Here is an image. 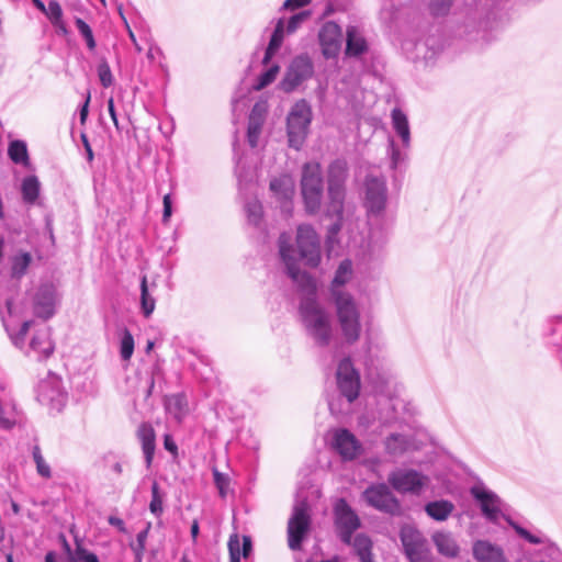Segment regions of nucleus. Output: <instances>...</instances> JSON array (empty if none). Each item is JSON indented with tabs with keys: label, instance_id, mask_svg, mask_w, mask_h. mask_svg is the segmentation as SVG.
<instances>
[{
	"label": "nucleus",
	"instance_id": "e2e57ef3",
	"mask_svg": "<svg viewBox=\"0 0 562 562\" xmlns=\"http://www.w3.org/2000/svg\"><path fill=\"white\" fill-rule=\"evenodd\" d=\"M251 548H252V544H251V539L250 537L248 536H244L243 537V543H241V555L244 558H248V555L250 554L251 552Z\"/></svg>",
	"mask_w": 562,
	"mask_h": 562
},
{
	"label": "nucleus",
	"instance_id": "052dcab7",
	"mask_svg": "<svg viewBox=\"0 0 562 562\" xmlns=\"http://www.w3.org/2000/svg\"><path fill=\"white\" fill-rule=\"evenodd\" d=\"M162 203H164V213H162V218L164 221H168L169 217L171 216L172 214V207H171V196L170 194H166L164 196V200H162Z\"/></svg>",
	"mask_w": 562,
	"mask_h": 562
},
{
	"label": "nucleus",
	"instance_id": "8fccbe9b",
	"mask_svg": "<svg viewBox=\"0 0 562 562\" xmlns=\"http://www.w3.org/2000/svg\"><path fill=\"white\" fill-rule=\"evenodd\" d=\"M43 13L46 14L52 23H60V20H63V9L55 0L48 2L46 11H43Z\"/></svg>",
	"mask_w": 562,
	"mask_h": 562
},
{
	"label": "nucleus",
	"instance_id": "6e6d98bb",
	"mask_svg": "<svg viewBox=\"0 0 562 562\" xmlns=\"http://www.w3.org/2000/svg\"><path fill=\"white\" fill-rule=\"evenodd\" d=\"M213 475H214V483L217 486L220 494L222 496H225V494H226L225 491H226V487L228 486V479L224 474L218 472L217 470H214Z\"/></svg>",
	"mask_w": 562,
	"mask_h": 562
},
{
	"label": "nucleus",
	"instance_id": "49530a36",
	"mask_svg": "<svg viewBox=\"0 0 562 562\" xmlns=\"http://www.w3.org/2000/svg\"><path fill=\"white\" fill-rule=\"evenodd\" d=\"M149 510L156 517H159L162 513V497L160 495L157 482H154L151 485V501L149 503Z\"/></svg>",
	"mask_w": 562,
	"mask_h": 562
},
{
	"label": "nucleus",
	"instance_id": "f257e3e1",
	"mask_svg": "<svg viewBox=\"0 0 562 562\" xmlns=\"http://www.w3.org/2000/svg\"><path fill=\"white\" fill-rule=\"evenodd\" d=\"M297 251L290 244L285 233L279 237V252L286 267L289 277L305 288L316 289L314 280L297 266L296 255L308 267L315 268L321 262V239L311 225H300L296 233Z\"/></svg>",
	"mask_w": 562,
	"mask_h": 562
},
{
	"label": "nucleus",
	"instance_id": "aec40b11",
	"mask_svg": "<svg viewBox=\"0 0 562 562\" xmlns=\"http://www.w3.org/2000/svg\"><path fill=\"white\" fill-rule=\"evenodd\" d=\"M471 495L480 504L482 514L491 521H496L502 512V501L492 491L482 485L471 487Z\"/></svg>",
	"mask_w": 562,
	"mask_h": 562
},
{
	"label": "nucleus",
	"instance_id": "c756f323",
	"mask_svg": "<svg viewBox=\"0 0 562 562\" xmlns=\"http://www.w3.org/2000/svg\"><path fill=\"white\" fill-rule=\"evenodd\" d=\"M391 117L393 130L401 138L403 148L408 149L411 146V130L406 114L395 108L392 110Z\"/></svg>",
	"mask_w": 562,
	"mask_h": 562
},
{
	"label": "nucleus",
	"instance_id": "864d4df0",
	"mask_svg": "<svg viewBox=\"0 0 562 562\" xmlns=\"http://www.w3.org/2000/svg\"><path fill=\"white\" fill-rule=\"evenodd\" d=\"M389 153L391 156V166L392 168H397V166L404 160V156L401 150L397 148L393 138L389 140Z\"/></svg>",
	"mask_w": 562,
	"mask_h": 562
},
{
	"label": "nucleus",
	"instance_id": "a211bd4d",
	"mask_svg": "<svg viewBox=\"0 0 562 562\" xmlns=\"http://www.w3.org/2000/svg\"><path fill=\"white\" fill-rule=\"evenodd\" d=\"M386 187L385 180L369 176L366 180L364 205L369 213L379 214L385 207Z\"/></svg>",
	"mask_w": 562,
	"mask_h": 562
},
{
	"label": "nucleus",
	"instance_id": "e433bc0d",
	"mask_svg": "<svg viewBox=\"0 0 562 562\" xmlns=\"http://www.w3.org/2000/svg\"><path fill=\"white\" fill-rule=\"evenodd\" d=\"M156 307V300L149 293V288L147 285V278L143 276L140 280V310L144 317L148 318L154 313Z\"/></svg>",
	"mask_w": 562,
	"mask_h": 562
},
{
	"label": "nucleus",
	"instance_id": "1a4fd4ad",
	"mask_svg": "<svg viewBox=\"0 0 562 562\" xmlns=\"http://www.w3.org/2000/svg\"><path fill=\"white\" fill-rule=\"evenodd\" d=\"M311 525L310 505L307 501L297 499L288 522V543L291 550H300L302 541Z\"/></svg>",
	"mask_w": 562,
	"mask_h": 562
},
{
	"label": "nucleus",
	"instance_id": "20e7f679",
	"mask_svg": "<svg viewBox=\"0 0 562 562\" xmlns=\"http://www.w3.org/2000/svg\"><path fill=\"white\" fill-rule=\"evenodd\" d=\"M372 383L385 422H405V415H412L408 403L401 397L400 387L390 374L378 375Z\"/></svg>",
	"mask_w": 562,
	"mask_h": 562
},
{
	"label": "nucleus",
	"instance_id": "7c9ffc66",
	"mask_svg": "<svg viewBox=\"0 0 562 562\" xmlns=\"http://www.w3.org/2000/svg\"><path fill=\"white\" fill-rule=\"evenodd\" d=\"M454 505L447 499L429 502L425 505L426 514L437 521H445L452 514Z\"/></svg>",
	"mask_w": 562,
	"mask_h": 562
},
{
	"label": "nucleus",
	"instance_id": "4be33fe9",
	"mask_svg": "<svg viewBox=\"0 0 562 562\" xmlns=\"http://www.w3.org/2000/svg\"><path fill=\"white\" fill-rule=\"evenodd\" d=\"M55 346L52 341L50 329L42 327L37 329L29 346L27 355H33L37 360L47 359L54 352Z\"/></svg>",
	"mask_w": 562,
	"mask_h": 562
},
{
	"label": "nucleus",
	"instance_id": "37998d69",
	"mask_svg": "<svg viewBox=\"0 0 562 562\" xmlns=\"http://www.w3.org/2000/svg\"><path fill=\"white\" fill-rule=\"evenodd\" d=\"M134 352V337L125 329L120 341V355L124 361H128Z\"/></svg>",
	"mask_w": 562,
	"mask_h": 562
},
{
	"label": "nucleus",
	"instance_id": "5fc2aeb1",
	"mask_svg": "<svg viewBox=\"0 0 562 562\" xmlns=\"http://www.w3.org/2000/svg\"><path fill=\"white\" fill-rule=\"evenodd\" d=\"M227 546H228L229 557H236V558L241 557L240 539L237 533L231 535Z\"/></svg>",
	"mask_w": 562,
	"mask_h": 562
},
{
	"label": "nucleus",
	"instance_id": "58836bf2",
	"mask_svg": "<svg viewBox=\"0 0 562 562\" xmlns=\"http://www.w3.org/2000/svg\"><path fill=\"white\" fill-rule=\"evenodd\" d=\"M32 458L35 463L36 473L44 480H49L53 476V471L49 463L45 460L40 446L35 445L32 448Z\"/></svg>",
	"mask_w": 562,
	"mask_h": 562
},
{
	"label": "nucleus",
	"instance_id": "bb28decb",
	"mask_svg": "<svg viewBox=\"0 0 562 562\" xmlns=\"http://www.w3.org/2000/svg\"><path fill=\"white\" fill-rule=\"evenodd\" d=\"M22 411L13 397H0V429L10 430L21 420Z\"/></svg>",
	"mask_w": 562,
	"mask_h": 562
},
{
	"label": "nucleus",
	"instance_id": "338daca9",
	"mask_svg": "<svg viewBox=\"0 0 562 562\" xmlns=\"http://www.w3.org/2000/svg\"><path fill=\"white\" fill-rule=\"evenodd\" d=\"M164 446H165V449L172 452V453H176L177 452V445L175 443V441L169 437V436H166L165 437V441H164Z\"/></svg>",
	"mask_w": 562,
	"mask_h": 562
},
{
	"label": "nucleus",
	"instance_id": "6e6552de",
	"mask_svg": "<svg viewBox=\"0 0 562 562\" xmlns=\"http://www.w3.org/2000/svg\"><path fill=\"white\" fill-rule=\"evenodd\" d=\"M336 384L348 406L358 398L361 389L360 373L349 357L342 358L337 364Z\"/></svg>",
	"mask_w": 562,
	"mask_h": 562
},
{
	"label": "nucleus",
	"instance_id": "c9c22d12",
	"mask_svg": "<svg viewBox=\"0 0 562 562\" xmlns=\"http://www.w3.org/2000/svg\"><path fill=\"white\" fill-rule=\"evenodd\" d=\"M40 181L35 176H29L22 181V196L24 202L33 204L40 195Z\"/></svg>",
	"mask_w": 562,
	"mask_h": 562
},
{
	"label": "nucleus",
	"instance_id": "6ab92c4d",
	"mask_svg": "<svg viewBox=\"0 0 562 562\" xmlns=\"http://www.w3.org/2000/svg\"><path fill=\"white\" fill-rule=\"evenodd\" d=\"M270 190L273 195L280 201L281 211L285 216L292 214V199L295 191L294 179L290 175H282L270 181Z\"/></svg>",
	"mask_w": 562,
	"mask_h": 562
},
{
	"label": "nucleus",
	"instance_id": "79ce46f5",
	"mask_svg": "<svg viewBox=\"0 0 562 562\" xmlns=\"http://www.w3.org/2000/svg\"><path fill=\"white\" fill-rule=\"evenodd\" d=\"M245 211L248 222L255 226L259 225L262 217V205L257 199H252L245 204Z\"/></svg>",
	"mask_w": 562,
	"mask_h": 562
},
{
	"label": "nucleus",
	"instance_id": "393cba45",
	"mask_svg": "<svg viewBox=\"0 0 562 562\" xmlns=\"http://www.w3.org/2000/svg\"><path fill=\"white\" fill-rule=\"evenodd\" d=\"M353 276L352 263L346 259L338 266L334 279L330 284V296L333 302L338 301L339 296H352L350 293L344 290V285L347 284Z\"/></svg>",
	"mask_w": 562,
	"mask_h": 562
},
{
	"label": "nucleus",
	"instance_id": "9b49d317",
	"mask_svg": "<svg viewBox=\"0 0 562 562\" xmlns=\"http://www.w3.org/2000/svg\"><path fill=\"white\" fill-rule=\"evenodd\" d=\"M37 401L52 412H60L67 402V393L60 378L49 374L37 386Z\"/></svg>",
	"mask_w": 562,
	"mask_h": 562
},
{
	"label": "nucleus",
	"instance_id": "f3484780",
	"mask_svg": "<svg viewBox=\"0 0 562 562\" xmlns=\"http://www.w3.org/2000/svg\"><path fill=\"white\" fill-rule=\"evenodd\" d=\"M318 42L326 59L337 58L342 43L341 27L333 21L325 22L318 32Z\"/></svg>",
	"mask_w": 562,
	"mask_h": 562
},
{
	"label": "nucleus",
	"instance_id": "603ef678",
	"mask_svg": "<svg viewBox=\"0 0 562 562\" xmlns=\"http://www.w3.org/2000/svg\"><path fill=\"white\" fill-rule=\"evenodd\" d=\"M510 525L513 526V528L515 529V531L521 537L524 538L526 541H528L529 543H532V544H540V543H543L544 542V539L541 538L540 536H537V535H532L530 533L527 529L520 527L519 525L517 524H514V522H510Z\"/></svg>",
	"mask_w": 562,
	"mask_h": 562
},
{
	"label": "nucleus",
	"instance_id": "c85d7f7f",
	"mask_svg": "<svg viewBox=\"0 0 562 562\" xmlns=\"http://www.w3.org/2000/svg\"><path fill=\"white\" fill-rule=\"evenodd\" d=\"M384 447L391 457H401L413 448V441L407 435L394 432L385 438Z\"/></svg>",
	"mask_w": 562,
	"mask_h": 562
},
{
	"label": "nucleus",
	"instance_id": "dca6fc26",
	"mask_svg": "<svg viewBox=\"0 0 562 562\" xmlns=\"http://www.w3.org/2000/svg\"><path fill=\"white\" fill-rule=\"evenodd\" d=\"M313 63L307 56H297L290 64L286 74L281 81V88L285 92H292L305 80L313 76Z\"/></svg>",
	"mask_w": 562,
	"mask_h": 562
},
{
	"label": "nucleus",
	"instance_id": "4c0bfd02",
	"mask_svg": "<svg viewBox=\"0 0 562 562\" xmlns=\"http://www.w3.org/2000/svg\"><path fill=\"white\" fill-rule=\"evenodd\" d=\"M32 262L30 252H20L12 257L11 274L14 279H21L27 271Z\"/></svg>",
	"mask_w": 562,
	"mask_h": 562
},
{
	"label": "nucleus",
	"instance_id": "13d9d810",
	"mask_svg": "<svg viewBox=\"0 0 562 562\" xmlns=\"http://www.w3.org/2000/svg\"><path fill=\"white\" fill-rule=\"evenodd\" d=\"M267 106L265 103L257 102L250 112L249 117L250 119H257L258 121L265 122V115H266Z\"/></svg>",
	"mask_w": 562,
	"mask_h": 562
},
{
	"label": "nucleus",
	"instance_id": "f704fd0d",
	"mask_svg": "<svg viewBox=\"0 0 562 562\" xmlns=\"http://www.w3.org/2000/svg\"><path fill=\"white\" fill-rule=\"evenodd\" d=\"M8 155L14 164L29 166L30 157L27 146L24 140L15 139L9 144Z\"/></svg>",
	"mask_w": 562,
	"mask_h": 562
},
{
	"label": "nucleus",
	"instance_id": "f03ea898",
	"mask_svg": "<svg viewBox=\"0 0 562 562\" xmlns=\"http://www.w3.org/2000/svg\"><path fill=\"white\" fill-rule=\"evenodd\" d=\"M308 294L300 304V316L307 336L318 347H327L334 338L330 314L316 301L315 289L306 288Z\"/></svg>",
	"mask_w": 562,
	"mask_h": 562
},
{
	"label": "nucleus",
	"instance_id": "5701e85b",
	"mask_svg": "<svg viewBox=\"0 0 562 562\" xmlns=\"http://www.w3.org/2000/svg\"><path fill=\"white\" fill-rule=\"evenodd\" d=\"M369 50L364 31L359 25H348L346 29V49L348 57H359Z\"/></svg>",
	"mask_w": 562,
	"mask_h": 562
},
{
	"label": "nucleus",
	"instance_id": "09e8293b",
	"mask_svg": "<svg viewBox=\"0 0 562 562\" xmlns=\"http://www.w3.org/2000/svg\"><path fill=\"white\" fill-rule=\"evenodd\" d=\"M278 71H279L278 66H272L269 69H267L263 74L260 75L258 82L255 85L254 88L256 90H261L265 87H267L268 85H270L271 82H273L274 79L277 78Z\"/></svg>",
	"mask_w": 562,
	"mask_h": 562
},
{
	"label": "nucleus",
	"instance_id": "473e14b6",
	"mask_svg": "<svg viewBox=\"0 0 562 562\" xmlns=\"http://www.w3.org/2000/svg\"><path fill=\"white\" fill-rule=\"evenodd\" d=\"M284 20L280 19L277 22L276 29L271 35L270 42L265 53L263 64H268L270 58L279 50L282 45L285 35Z\"/></svg>",
	"mask_w": 562,
	"mask_h": 562
},
{
	"label": "nucleus",
	"instance_id": "cd10ccee",
	"mask_svg": "<svg viewBox=\"0 0 562 562\" xmlns=\"http://www.w3.org/2000/svg\"><path fill=\"white\" fill-rule=\"evenodd\" d=\"M137 437L142 443L146 467L150 468L155 453V431L149 424H142L137 430Z\"/></svg>",
	"mask_w": 562,
	"mask_h": 562
},
{
	"label": "nucleus",
	"instance_id": "9d476101",
	"mask_svg": "<svg viewBox=\"0 0 562 562\" xmlns=\"http://www.w3.org/2000/svg\"><path fill=\"white\" fill-rule=\"evenodd\" d=\"M387 482L398 493L419 495L430 480L416 470L397 469L389 474Z\"/></svg>",
	"mask_w": 562,
	"mask_h": 562
},
{
	"label": "nucleus",
	"instance_id": "de8ad7c7",
	"mask_svg": "<svg viewBox=\"0 0 562 562\" xmlns=\"http://www.w3.org/2000/svg\"><path fill=\"white\" fill-rule=\"evenodd\" d=\"M97 71H98L99 80L104 88H109L113 85L114 78H113L111 68L105 60H102L98 65Z\"/></svg>",
	"mask_w": 562,
	"mask_h": 562
},
{
	"label": "nucleus",
	"instance_id": "423d86ee",
	"mask_svg": "<svg viewBox=\"0 0 562 562\" xmlns=\"http://www.w3.org/2000/svg\"><path fill=\"white\" fill-rule=\"evenodd\" d=\"M301 193L305 210L308 214H316L323 199V175L318 162L304 164L301 178Z\"/></svg>",
	"mask_w": 562,
	"mask_h": 562
},
{
	"label": "nucleus",
	"instance_id": "69168bd1",
	"mask_svg": "<svg viewBox=\"0 0 562 562\" xmlns=\"http://www.w3.org/2000/svg\"><path fill=\"white\" fill-rule=\"evenodd\" d=\"M108 521L111 526L119 528L121 531L125 530L124 521L121 518L115 517V516H110Z\"/></svg>",
	"mask_w": 562,
	"mask_h": 562
},
{
	"label": "nucleus",
	"instance_id": "4468645a",
	"mask_svg": "<svg viewBox=\"0 0 562 562\" xmlns=\"http://www.w3.org/2000/svg\"><path fill=\"white\" fill-rule=\"evenodd\" d=\"M58 303L56 288L52 283L41 284L32 295V311L42 319L54 316Z\"/></svg>",
	"mask_w": 562,
	"mask_h": 562
},
{
	"label": "nucleus",
	"instance_id": "a878e982",
	"mask_svg": "<svg viewBox=\"0 0 562 562\" xmlns=\"http://www.w3.org/2000/svg\"><path fill=\"white\" fill-rule=\"evenodd\" d=\"M431 540L439 554L449 559L459 557L460 546L452 532L445 530L436 531L431 536Z\"/></svg>",
	"mask_w": 562,
	"mask_h": 562
},
{
	"label": "nucleus",
	"instance_id": "680f3d73",
	"mask_svg": "<svg viewBox=\"0 0 562 562\" xmlns=\"http://www.w3.org/2000/svg\"><path fill=\"white\" fill-rule=\"evenodd\" d=\"M108 111H109V114L111 116V120L115 126V128L117 131H120V124H119V120H117V115H116V111H115V108H114V101H113V98H110L109 101H108Z\"/></svg>",
	"mask_w": 562,
	"mask_h": 562
},
{
	"label": "nucleus",
	"instance_id": "39448f33",
	"mask_svg": "<svg viewBox=\"0 0 562 562\" xmlns=\"http://www.w3.org/2000/svg\"><path fill=\"white\" fill-rule=\"evenodd\" d=\"M341 337L348 345L356 344L361 336L360 310L353 296H339L333 302Z\"/></svg>",
	"mask_w": 562,
	"mask_h": 562
},
{
	"label": "nucleus",
	"instance_id": "c03bdc74",
	"mask_svg": "<svg viewBox=\"0 0 562 562\" xmlns=\"http://www.w3.org/2000/svg\"><path fill=\"white\" fill-rule=\"evenodd\" d=\"M33 324V321H25L22 323L20 329L16 333H13L9 327H7V331L9 333V336L11 338V341L13 345L20 349L24 347V340L26 337V334L29 333V329L31 325Z\"/></svg>",
	"mask_w": 562,
	"mask_h": 562
},
{
	"label": "nucleus",
	"instance_id": "0eeeda50",
	"mask_svg": "<svg viewBox=\"0 0 562 562\" xmlns=\"http://www.w3.org/2000/svg\"><path fill=\"white\" fill-rule=\"evenodd\" d=\"M312 110L305 100H300L291 108L286 119L288 138L291 147L300 149L308 133Z\"/></svg>",
	"mask_w": 562,
	"mask_h": 562
},
{
	"label": "nucleus",
	"instance_id": "4d7b16f0",
	"mask_svg": "<svg viewBox=\"0 0 562 562\" xmlns=\"http://www.w3.org/2000/svg\"><path fill=\"white\" fill-rule=\"evenodd\" d=\"M76 554L81 562H99V558L85 548L78 547Z\"/></svg>",
	"mask_w": 562,
	"mask_h": 562
},
{
	"label": "nucleus",
	"instance_id": "774afa93",
	"mask_svg": "<svg viewBox=\"0 0 562 562\" xmlns=\"http://www.w3.org/2000/svg\"><path fill=\"white\" fill-rule=\"evenodd\" d=\"M328 406H329V409L333 414L335 415H338V414H341V413H345L347 409L342 407L341 404L337 405L335 403V401H329L328 402Z\"/></svg>",
	"mask_w": 562,
	"mask_h": 562
},
{
	"label": "nucleus",
	"instance_id": "f8f14e48",
	"mask_svg": "<svg viewBox=\"0 0 562 562\" xmlns=\"http://www.w3.org/2000/svg\"><path fill=\"white\" fill-rule=\"evenodd\" d=\"M400 537L409 562H431L427 540L419 530L412 526H404Z\"/></svg>",
	"mask_w": 562,
	"mask_h": 562
},
{
	"label": "nucleus",
	"instance_id": "a18cd8bd",
	"mask_svg": "<svg viewBox=\"0 0 562 562\" xmlns=\"http://www.w3.org/2000/svg\"><path fill=\"white\" fill-rule=\"evenodd\" d=\"M263 121L257 119H250L248 121L247 138L249 145L255 148L258 145V139L261 133Z\"/></svg>",
	"mask_w": 562,
	"mask_h": 562
},
{
	"label": "nucleus",
	"instance_id": "ea45409f",
	"mask_svg": "<svg viewBox=\"0 0 562 562\" xmlns=\"http://www.w3.org/2000/svg\"><path fill=\"white\" fill-rule=\"evenodd\" d=\"M430 14L434 16L447 15L454 2V0H424Z\"/></svg>",
	"mask_w": 562,
	"mask_h": 562
},
{
	"label": "nucleus",
	"instance_id": "b1692460",
	"mask_svg": "<svg viewBox=\"0 0 562 562\" xmlns=\"http://www.w3.org/2000/svg\"><path fill=\"white\" fill-rule=\"evenodd\" d=\"M472 554L477 562H507L504 550L487 540L474 541Z\"/></svg>",
	"mask_w": 562,
	"mask_h": 562
},
{
	"label": "nucleus",
	"instance_id": "bf43d9fd",
	"mask_svg": "<svg viewBox=\"0 0 562 562\" xmlns=\"http://www.w3.org/2000/svg\"><path fill=\"white\" fill-rule=\"evenodd\" d=\"M311 0H285L282 9L284 10H294L307 5Z\"/></svg>",
	"mask_w": 562,
	"mask_h": 562
},
{
	"label": "nucleus",
	"instance_id": "412c9836",
	"mask_svg": "<svg viewBox=\"0 0 562 562\" xmlns=\"http://www.w3.org/2000/svg\"><path fill=\"white\" fill-rule=\"evenodd\" d=\"M331 446L344 460H353L361 452L358 439L345 428L336 429L333 432Z\"/></svg>",
	"mask_w": 562,
	"mask_h": 562
},
{
	"label": "nucleus",
	"instance_id": "2f4dec72",
	"mask_svg": "<svg viewBox=\"0 0 562 562\" xmlns=\"http://www.w3.org/2000/svg\"><path fill=\"white\" fill-rule=\"evenodd\" d=\"M166 411L177 422H181L188 414V402L184 394H172L166 400Z\"/></svg>",
	"mask_w": 562,
	"mask_h": 562
},
{
	"label": "nucleus",
	"instance_id": "ddd939ff",
	"mask_svg": "<svg viewBox=\"0 0 562 562\" xmlns=\"http://www.w3.org/2000/svg\"><path fill=\"white\" fill-rule=\"evenodd\" d=\"M362 497L370 507L379 512L396 515L401 510L398 499L385 483L371 484L363 491Z\"/></svg>",
	"mask_w": 562,
	"mask_h": 562
},
{
	"label": "nucleus",
	"instance_id": "7ed1b4c3",
	"mask_svg": "<svg viewBox=\"0 0 562 562\" xmlns=\"http://www.w3.org/2000/svg\"><path fill=\"white\" fill-rule=\"evenodd\" d=\"M348 178V166L342 159L334 160L327 170V204L326 215L336 218L329 227V237L337 235L342 226V213L346 198V180Z\"/></svg>",
	"mask_w": 562,
	"mask_h": 562
},
{
	"label": "nucleus",
	"instance_id": "72a5a7b5",
	"mask_svg": "<svg viewBox=\"0 0 562 562\" xmlns=\"http://www.w3.org/2000/svg\"><path fill=\"white\" fill-rule=\"evenodd\" d=\"M350 544L361 562H373L371 553L372 541L368 536L359 533L353 539L351 538Z\"/></svg>",
	"mask_w": 562,
	"mask_h": 562
},
{
	"label": "nucleus",
	"instance_id": "2eb2a0df",
	"mask_svg": "<svg viewBox=\"0 0 562 562\" xmlns=\"http://www.w3.org/2000/svg\"><path fill=\"white\" fill-rule=\"evenodd\" d=\"M335 522L341 541L350 544L352 533L360 527V519L342 498L335 505Z\"/></svg>",
	"mask_w": 562,
	"mask_h": 562
},
{
	"label": "nucleus",
	"instance_id": "0e129e2a",
	"mask_svg": "<svg viewBox=\"0 0 562 562\" xmlns=\"http://www.w3.org/2000/svg\"><path fill=\"white\" fill-rule=\"evenodd\" d=\"M89 102H90V93L88 92L87 94V98L80 109V122L81 124H85L86 120H87V116H88V112H89Z\"/></svg>",
	"mask_w": 562,
	"mask_h": 562
},
{
	"label": "nucleus",
	"instance_id": "a19ab883",
	"mask_svg": "<svg viewBox=\"0 0 562 562\" xmlns=\"http://www.w3.org/2000/svg\"><path fill=\"white\" fill-rule=\"evenodd\" d=\"M76 27L80 34V36L85 40L87 48L90 52H93L97 47V43L93 36V32L88 23H86L82 19H75Z\"/></svg>",
	"mask_w": 562,
	"mask_h": 562
},
{
	"label": "nucleus",
	"instance_id": "3c124183",
	"mask_svg": "<svg viewBox=\"0 0 562 562\" xmlns=\"http://www.w3.org/2000/svg\"><path fill=\"white\" fill-rule=\"evenodd\" d=\"M310 16V13L308 12H300V13H296L294 15H292L288 22H286V26L284 25V30L286 32V34H292L294 33L299 27L300 25Z\"/></svg>",
	"mask_w": 562,
	"mask_h": 562
}]
</instances>
